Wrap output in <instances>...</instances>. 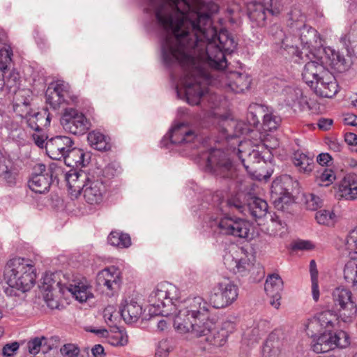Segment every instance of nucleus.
Instances as JSON below:
<instances>
[{
	"label": "nucleus",
	"instance_id": "412c9836",
	"mask_svg": "<svg viewBox=\"0 0 357 357\" xmlns=\"http://www.w3.org/2000/svg\"><path fill=\"white\" fill-rule=\"evenodd\" d=\"M90 173H91V172L86 173L84 171L78 170L76 168H72L66 172L63 171V174L59 175V179L61 177H63L69 189L75 192H80L82 185H84L88 180Z\"/></svg>",
	"mask_w": 357,
	"mask_h": 357
},
{
	"label": "nucleus",
	"instance_id": "f704fd0d",
	"mask_svg": "<svg viewBox=\"0 0 357 357\" xmlns=\"http://www.w3.org/2000/svg\"><path fill=\"white\" fill-rule=\"evenodd\" d=\"M329 335L331 350L335 348L344 349L349 346L350 337L347 332L340 330L329 333Z\"/></svg>",
	"mask_w": 357,
	"mask_h": 357
},
{
	"label": "nucleus",
	"instance_id": "7ed1b4c3",
	"mask_svg": "<svg viewBox=\"0 0 357 357\" xmlns=\"http://www.w3.org/2000/svg\"><path fill=\"white\" fill-rule=\"evenodd\" d=\"M269 33L280 53L298 63L309 56L312 47L320 45L317 31L303 20L291 23L288 33L278 24L271 26Z\"/></svg>",
	"mask_w": 357,
	"mask_h": 357
},
{
	"label": "nucleus",
	"instance_id": "b1692460",
	"mask_svg": "<svg viewBox=\"0 0 357 357\" xmlns=\"http://www.w3.org/2000/svg\"><path fill=\"white\" fill-rule=\"evenodd\" d=\"M324 56L319 59L320 62L331 66L339 72L347 69V62L344 56L334 49L327 47L324 49Z\"/></svg>",
	"mask_w": 357,
	"mask_h": 357
},
{
	"label": "nucleus",
	"instance_id": "9d476101",
	"mask_svg": "<svg viewBox=\"0 0 357 357\" xmlns=\"http://www.w3.org/2000/svg\"><path fill=\"white\" fill-rule=\"evenodd\" d=\"M277 0H260L247 3V13L252 27H263L266 24L267 15H277L280 9Z\"/></svg>",
	"mask_w": 357,
	"mask_h": 357
},
{
	"label": "nucleus",
	"instance_id": "7c9ffc66",
	"mask_svg": "<svg viewBox=\"0 0 357 357\" xmlns=\"http://www.w3.org/2000/svg\"><path fill=\"white\" fill-rule=\"evenodd\" d=\"M89 144L94 149L106 151L110 149L107 137L99 131H92L87 137Z\"/></svg>",
	"mask_w": 357,
	"mask_h": 357
},
{
	"label": "nucleus",
	"instance_id": "774afa93",
	"mask_svg": "<svg viewBox=\"0 0 357 357\" xmlns=\"http://www.w3.org/2000/svg\"><path fill=\"white\" fill-rule=\"evenodd\" d=\"M344 124L349 126H357V116L353 114H348L343 119Z\"/></svg>",
	"mask_w": 357,
	"mask_h": 357
},
{
	"label": "nucleus",
	"instance_id": "473e14b6",
	"mask_svg": "<svg viewBox=\"0 0 357 357\" xmlns=\"http://www.w3.org/2000/svg\"><path fill=\"white\" fill-rule=\"evenodd\" d=\"M281 342L275 335H271L262 348L263 357H278L280 354Z\"/></svg>",
	"mask_w": 357,
	"mask_h": 357
},
{
	"label": "nucleus",
	"instance_id": "c756f323",
	"mask_svg": "<svg viewBox=\"0 0 357 357\" xmlns=\"http://www.w3.org/2000/svg\"><path fill=\"white\" fill-rule=\"evenodd\" d=\"M246 208L250 215L257 220L266 215L268 207L265 200L259 197H252L248 202Z\"/></svg>",
	"mask_w": 357,
	"mask_h": 357
},
{
	"label": "nucleus",
	"instance_id": "ea45409f",
	"mask_svg": "<svg viewBox=\"0 0 357 357\" xmlns=\"http://www.w3.org/2000/svg\"><path fill=\"white\" fill-rule=\"evenodd\" d=\"M49 86H52V88L55 87V92L60 95L61 98L64 100H76V97L71 95L70 88L69 84L63 81L57 80L56 82H51Z\"/></svg>",
	"mask_w": 357,
	"mask_h": 357
},
{
	"label": "nucleus",
	"instance_id": "cd10ccee",
	"mask_svg": "<svg viewBox=\"0 0 357 357\" xmlns=\"http://www.w3.org/2000/svg\"><path fill=\"white\" fill-rule=\"evenodd\" d=\"M292 161L300 173L309 174L314 167L313 156L296 151L294 153Z\"/></svg>",
	"mask_w": 357,
	"mask_h": 357
},
{
	"label": "nucleus",
	"instance_id": "aec40b11",
	"mask_svg": "<svg viewBox=\"0 0 357 357\" xmlns=\"http://www.w3.org/2000/svg\"><path fill=\"white\" fill-rule=\"evenodd\" d=\"M199 335H192L195 337H204V340L210 344L215 347L222 346L227 340V333L225 331L221 332L217 331L213 321H206L200 328Z\"/></svg>",
	"mask_w": 357,
	"mask_h": 357
},
{
	"label": "nucleus",
	"instance_id": "603ef678",
	"mask_svg": "<svg viewBox=\"0 0 357 357\" xmlns=\"http://www.w3.org/2000/svg\"><path fill=\"white\" fill-rule=\"evenodd\" d=\"M306 206L309 210L316 211L323 205V199L313 193H310L305 197Z\"/></svg>",
	"mask_w": 357,
	"mask_h": 357
},
{
	"label": "nucleus",
	"instance_id": "a19ab883",
	"mask_svg": "<svg viewBox=\"0 0 357 357\" xmlns=\"http://www.w3.org/2000/svg\"><path fill=\"white\" fill-rule=\"evenodd\" d=\"M305 327L307 335L311 337H317V335L321 334L324 331L316 315L307 321Z\"/></svg>",
	"mask_w": 357,
	"mask_h": 357
},
{
	"label": "nucleus",
	"instance_id": "6ab92c4d",
	"mask_svg": "<svg viewBox=\"0 0 357 357\" xmlns=\"http://www.w3.org/2000/svg\"><path fill=\"white\" fill-rule=\"evenodd\" d=\"M264 289L270 298V304L275 309L280 306L281 293L283 289V281L278 274L269 275L264 284Z\"/></svg>",
	"mask_w": 357,
	"mask_h": 357
},
{
	"label": "nucleus",
	"instance_id": "a878e982",
	"mask_svg": "<svg viewBox=\"0 0 357 357\" xmlns=\"http://www.w3.org/2000/svg\"><path fill=\"white\" fill-rule=\"evenodd\" d=\"M312 89L316 94L324 98H332L337 92V84L332 75L328 73Z\"/></svg>",
	"mask_w": 357,
	"mask_h": 357
},
{
	"label": "nucleus",
	"instance_id": "f03ea898",
	"mask_svg": "<svg viewBox=\"0 0 357 357\" xmlns=\"http://www.w3.org/2000/svg\"><path fill=\"white\" fill-rule=\"evenodd\" d=\"M179 299L176 286L169 282L158 284L148 298L150 315L174 314V327L178 333L199 335L202 325L211 321L209 304L200 296L188 297L181 301Z\"/></svg>",
	"mask_w": 357,
	"mask_h": 357
},
{
	"label": "nucleus",
	"instance_id": "72a5a7b5",
	"mask_svg": "<svg viewBox=\"0 0 357 357\" xmlns=\"http://www.w3.org/2000/svg\"><path fill=\"white\" fill-rule=\"evenodd\" d=\"M59 96L60 95H58V93L55 92V87L52 88V86H48L45 92L46 102L54 109H57L61 107L76 101L75 99L64 100Z\"/></svg>",
	"mask_w": 357,
	"mask_h": 357
},
{
	"label": "nucleus",
	"instance_id": "09e8293b",
	"mask_svg": "<svg viewBox=\"0 0 357 357\" xmlns=\"http://www.w3.org/2000/svg\"><path fill=\"white\" fill-rule=\"evenodd\" d=\"M238 158L241 160L245 169L248 172L249 166L245 164V161L255 162L258 161L259 153L256 150H252L248 153L238 150Z\"/></svg>",
	"mask_w": 357,
	"mask_h": 357
},
{
	"label": "nucleus",
	"instance_id": "864d4df0",
	"mask_svg": "<svg viewBox=\"0 0 357 357\" xmlns=\"http://www.w3.org/2000/svg\"><path fill=\"white\" fill-rule=\"evenodd\" d=\"M91 172H98L103 180L107 181L118 174V169L112 164H109L103 169H96Z\"/></svg>",
	"mask_w": 357,
	"mask_h": 357
},
{
	"label": "nucleus",
	"instance_id": "f3484780",
	"mask_svg": "<svg viewBox=\"0 0 357 357\" xmlns=\"http://www.w3.org/2000/svg\"><path fill=\"white\" fill-rule=\"evenodd\" d=\"M74 145L73 139L67 136H56L48 139L45 149L48 156L52 160L64 159L70 146Z\"/></svg>",
	"mask_w": 357,
	"mask_h": 357
},
{
	"label": "nucleus",
	"instance_id": "4d7b16f0",
	"mask_svg": "<svg viewBox=\"0 0 357 357\" xmlns=\"http://www.w3.org/2000/svg\"><path fill=\"white\" fill-rule=\"evenodd\" d=\"M20 344L17 342H13L5 344L2 348L1 354L4 357H11L18 351Z\"/></svg>",
	"mask_w": 357,
	"mask_h": 357
},
{
	"label": "nucleus",
	"instance_id": "39448f33",
	"mask_svg": "<svg viewBox=\"0 0 357 357\" xmlns=\"http://www.w3.org/2000/svg\"><path fill=\"white\" fill-rule=\"evenodd\" d=\"M207 225L215 232L251 240L254 238L252 225L240 218L225 215L220 218L209 217Z\"/></svg>",
	"mask_w": 357,
	"mask_h": 357
},
{
	"label": "nucleus",
	"instance_id": "393cba45",
	"mask_svg": "<svg viewBox=\"0 0 357 357\" xmlns=\"http://www.w3.org/2000/svg\"><path fill=\"white\" fill-rule=\"evenodd\" d=\"M90 155L83 149L70 146L63 160L65 164L73 168L82 167L89 162Z\"/></svg>",
	"mask_w": 357,
	"mask_h": 357
},
{
	"label": "nucleus",
	"instance_id": "20e7f679",
	"mask_svg": "<svg viewBox=\"0 0 357 357\" xmlns=\"http://www.w3.org/2000/svg\"><path fill=\"white\" fill-rule=\"evenodd\" d=\"M36 278V269L30 259L13 258L4 267L3 280L8 285L4 291L8 296H17L19 291H29L33 286Z\"/></svg>",
	"mask_w": 357,
	"mask_h": 357
},
{
	"label": "nucleus",
	"instance_id": "58836bf2",
	"mask_svg": "<svg viewBox=\"0 0 357 357\" xmlns=\"http://www.w3.org/2000/svg\"><path fill=\"white\" fill-rule=\"evenodd\" d=\"M47 338L45 336L36 337L31 339L27 343V349L31 354L36 355L38 354L42 347H45L47 350L50 349L47 344Z\"/></svg>",
	"mask_w": 357,
	"mask_h": 357
},
{
	"label": "nucleus",
	"instance_id": "052dcab7",
	"mask_svg": "<svg viewBox=\"0 0 357 357\" xmlns=\"http://www.w3.org/2000/svg\"><path fill=\"white\" fill-rule=\"evenodd\" d=\"M14 112L22 118L26 117L31 112L30 104L24 105V107L19 105L18 107H13Z\"/></svg>",
	"mask_w": 357,
	"mask_h": 357
},
{
	"label": "nucleus",
	"instance_id": "5701e85b",
	"mask_svg": "<svg viewBox=\"0 0 357 357\" xmlns=\"http://www.w3.org/2000/svg\"><path fill=\"white\" fill-rule=\"evenodd\" d=\"M120 312L123 320L129 324L136 322L142 314V307L132 298H126L120 305Z\"/></svg>",
	"mask_w": 357,
	"mask_h": 357
},
{
	"label": "nucleus",
	"instance_id": "e2e57ef3",
	"mask_svg": "<svg viewBox=\"0 0 357 357\" xmlns=\"http://www.w3.org/2000/svg\"><path fill=\"white\" fill-rule=\"evenodd\" d=\"M227 205L229 208H234L239 211H243L245 206L242 205V203L240 200L236 198H231L227 201Z\"/></svg>",
	"mask_w": 357,
	"mask_h": 357
},
{
	"label": "nucleus",
	"instance_id": "680f3d73",
	"mask_svg": "<svg viewBox=\"0 0 357 357\" xmlns=\"http://www.w3.org/2000/svg\"><path fill=\"white\" fill-rule=\"evenodd\" d=\"M36 117H34L33 114H29L24 119H26V122L27 126L31 129L36 132H39V126L36 120Z\"/></svg>",
	"mask_w": 357,
	"mask_h": 357
},
{
	"label": "nucleus",
	"instance_id": "bf43d9fd",
	"mask_svg": "<svg viewBox=\"0 0 357 357\" xmlns=\"http://www.w3.org/2000/svg\"><path fill=\"white\" fill-rule=\"evenodd\" d=\"M45 301L50 309H58L59 307V301L55 298L53 294L49 291L45 296Z\"/></svg>",
	"mask_w": 357,
	"mask_h": 357
},
{
	"label": "nucleus",
	"instance_id": "2eb2a0df",
	"mask_svg": "<svg viewBox=\"0 0 357 357\" xmlns=\"http://www.w3.org/2000/svg\"><path fill=\"white\" fill-rule=\"evenodd\" d=\"M313 58L304 56V61L301 62L307 61L303 70L302 77L303 81L312 89L318 82L326 75H328V71L325 69L324 65L318 61H313Z\"/></svg>",
	"mask_w": 357,
	"mask_h": 357
},
{
	"label": "nucleus",
	"instance_id": "c85d7f7f",
	"mask_svg": "<svg viewBox=\"0 0 357 357\" xmlns=\"http://www.w3.org/2000/svg\"><path fill=\"white\" fill-rule=\"evenodd\" d=\"M270 328L269 322L264 319L254 321L253 324L244 332V337L252 342H257Z\"/></svg>",
	"mask_w": 357,
	"mask_h": 357
},
{
	"label": "nucleus",
	"instance_id": "c9c22d12",
	"mask_svg": "<svg viewBox=\"0 0 357 357\" xmlns=\"http://www.w3.org/2000/svg\"><path fill=\"white\" fill-rule=\"evenodd\" d=\"M267 112L263 116V128L264 130H275L281 123V118L272 109L266 108Z\"/></svg>",
	"mask_w": 357,
	"mask_h": 357
},
{
	"label": "nucleus",
	"instance_id": "e433bc0d",
	"mask_svg": "<svg viewBox=\"0 0 357 357\" xmlns=\"http://www.w3.org/2000/svg\"><path fill=\"white\" fill-rule=\"evenodd\" d=\"M313 338L312 349L316 353H325L331 350L329 333H321Z\"/></svg>",
	"mask_w": 357,
	"mask_h": 357
},
{
	"label": "nucleus",
	"instance_id": "f257e3e1",
	"mask_svg": "<svg viewBox=\"0 0 357 357\" xmlns=\"http://www.w3.org/2000/svg\"><path fill=\"white\" fill-rule=\"evenodd\" d=\"M218 6L204 0H155L145 10L153 12L165 33L161 40V53L167 66L179 65L183 70L177 96L204 110L217 108L220 98L208 89L218 86L227 91L243 93L250 88L247 73L226 71L225 53L236 43L228 31L218 33L212 16Z\"/></svg>",
	"mask_w": 357,
	"mask_h": 357
},
{
	"label": "nucleus",
	"instance_id": "4c0bfd02",
	"mask_svg": "<svg viewBox=\"0 0 357 357\" xmlns=\"http://www.w3.org/2000/svg\"><path fill=\"white\" fill-rule=\"evenodd\" d=\"M108 243L113 246L124 248L131 245L130 237L127 234L112 231L107 238Z\"/></svg>",
	"mask_w": 357,
	"mask_h": 357
},
{
	"label": "nucleus",
	"instance_id": "69168bd1",
	"mask_svg": "<svg viewBox=\"0 0 357 357\" xmlns=\"http://www.w3.org/2000/svg\"><path fill=\"white\" fill-rule=\"evenodd\" d=\"M312 282V294L314 301H318L319 298V290L318 285V279L311 280Z\"/></svg>",
	"mask_w": 357,
	"mask_h": 357
},
{
	"label": "nucleus",
	"instance_id": "0eeeda50",
	"mask_svg": "<svg viewBox=\"0 0 357 357\" xmlns=\"http://www.w3.org/2000/svg\"><path fill=\"white\" fill-rule=\"evenodd\" d=\"M252 256H249L243 248H238L234 252L227 253L224 256L223 261L225 267L231 273L239 276H245L255 268L261 275L264 274L259 264L255 267L252 261Z\"/></svg>",
	"mask_w": 357,
	"mask_h": 357
},
{
	"label": "nucleus",
	"instance_id": "a18cd8bd",
	"mask_svg": "<svg viewBox=\"0 0 357 357\" xmlns=\"http://www.w3.org/2000/svg\"><path fill=\"white\" fill-rule=\"evenodd\" d=\"M344 277L348 282L352 281L353 287L357 289V265L347 264L344 269Z\"/></svg>",
	"mask_w": 357,
	"mask_h": 357
},
{
	"label": "nucleus",
	"instance_id": "a211bd4d",
	"mask_svg": "<svg viewBox=\"0 0 357 357\" xmlns=\"http://www.w3.org/2000/svg\"><path fill=\"white\" fill-rule=\"evenodd\" d=\"M96 282L108 296H112L119 289L121 280L114 268H105L98 273Z\"/></svg>",
	"mask_w": 357,
	"mask_h": 357
},
{
	"label": "nucleus",
	"instance_id": "4468645a",
	"mask_svg": "<svg viewBox=\"0 0 357 357\" xmlns=\"http://www.w3.org/2000/svg\"><path fill=\"white\" fill-rule=\"evenodd\" d=\"M167 137L173 144L184 145L191 149L197 147V143L199 142L195 132L184 123L174 125L163 140H166Z\"/></svg>",
	"mask_w": 357,
	"mask_h": 357
},
{
	"label": "nucleus",
	"instance_id": "9b49d317",
	"mask_svg": "<svg viewBox=\"0 0 357 357\" xmlns=\"http://www.w3.org/2000/svg\"><path fill=\"white\" fill-rule=\"evenodd\" d=\"M107 192L106 181L98 172H91L80 190L84 201L90 205L100 204Z\"/></svg>",
	"mask_w": 357,
	"mask_h": 357
},
{
	"label": "nucleus",
	"instance_id": "338daca9",
	"mask_svg": "<svg viewBox=\"0 0 357 357\" xmlns=\"http://www.w3.org/2000/svg\"><path fill=\"white\" fill-rule=\"evenodd\" d=\"M332 160L331 156L327 153H320L317 158V162L324 166L328 165V162Z\"/></svg>",
	"mask_w": 357,
	"mask_h": 357
},
{
	"label": "nucleus",
	"instance_id": "2f4dec72",
	"mask_svg": "<svg viewBox=\"0 0 357 357\" xmlns=\"http://www.w3.org/2000/svg\"><path fill=\"white\" fill-rule=\"evenodd\" d=\"M341 196L346 199H355L357 198V184L352 177H344L339 186Z\"/></svg>",
	"mask_w": 357,
	"mask_h": 357
},
{
	"label": "nucleus",
	"instance_id": "bb28decb",
	"mask_svg": "<svg viewBox=\"0 0 357 357\" xmlns=\"http://www.w3.org/2000/svg\"><path fill=\"white\" fill-rule=\"evenodd\" d=\"M66 289L72 294L76 300L82 303L91 297V294L89 291V286L86 280L75 279L67 284H64Z\"/></svg>",
	"mask_w": 357,
	"mask_h": 357
},
{
	"label": "nucleus",
	"instance_id": "6e6552de",
	"mask_svg": "<svg viewBox=\"0 0 357 357\" xmlns=\"http://www.w3.org/2000/svg\"><path fill=\"white\" fill-rule=\"evenodd\" d=\"M200 157L206 160L207 167L215 175L222 178L233 177V164L225 151L220 149H211L207 152L202 151Z\"/></svg>",
	"mask_w": 357,
	"mask_h": 357
},
{
	"label": "nucleus",
	"instance_id": "de8ad7c7",
	"mask_svg": "<svg viewBox=\"0 0 357 357\" xmlns=\"http://www.w3.org/2000/svg\"><path fill=\"white\" fill-rule=\"evenodd\" d=\"M29 91L24 89L16 91L13 98V107L19 105L24 107V105H29Z\"/></svg>",
	"mask_w": 357,
	"mask_h": 357
},
{
	"label": "nucleus",
	"instance_id": "1a4fd4ad",
	"mask_svg": "<svg viewBox=\"0 0 357 357\" xmlns=\"http://www.w3.org/2000/svg\"><path fill=\"white\" fill-rule=\"evenodd\" d=\"M238 295V286L229 279L225 278L213 287L209 302L214 308H224L233 303Z\"/></svg>",
	"mask_w": 357,
	"mask_h": 357
},
{
	"label": "nucleus",
	"instance_id": "4be33fe9",
	"mask_svg": "<svg viewBox=\"0 0 357 357\" xmlns=\"http://www.w3.org/2000/svg\"><path fill=\"white\" fill-rule=\"evenodd\" d=\"M282 96L288 106L302 109L307 104V98L303 95L301 89L295 86H286L282 89Z\"/></svg>",
	"mask_w": 357,
	"mask_h": 357
},
{
	"label": "nucleus",
	"instance_id": "13d9d810",
	"mask_svg": "<svg viewBox=\"0 0 357 357\" xmlns=\"http://www.w3.org/2000/svg\"><path fill=\"white\" fill-rule=\"evenodd\" d=\"M171 351V346L167 340H163L159 342L158 347L155 353V357H167Z\"/></svg>",
	"mask_w": 357,
	"mask_h": 357
},
{
	"label": "nucleus",
	"instance_id": "f8f14e48",
	"mask_svg": "<svg viewBox=\"0 0 357 357\" xmlns=\"http://www.w3.org/2000/svg\"><path fill=\"white\" fill-rule=\"evenodd\" d=\"M332 296L341 319L345 323L351 322L357 314V304L352 298L351 291L344 287H337L333 290Z\"/></svg>",
	"mask_w": 357,
	"mask_h": 357
},
{
	"label": "nucleus",
	"instance_id": "dca6fc26",
	"mask_svg": "<svg viewBox=\"0 0 357 357\" xmlns=\"http://www.w3.org/2000/svg\"><path fill=\"white\" fill-rule=\"evenodd\" d=\"M298 186L296 181H293L289 175L284 174L274 180L271 185V197L274 202H284L289 198L291 191Z\"/></svg>",
	"mask_w": 357,
	"mask_h": 357
},
{
	"label": "nucleus",
	"instance_id": "37998d69",
	"mask_svg": "<svg viewBox=\"0 0 357 357\" xmlns=\"http://www.w3.org/2000/svg\"><path fill=\"white\" fill-rule=\"evenodd\" d=\"M284 226L283 223L278 219V216L275 215L274 217H271L266 230L270 236H281L284 232Z\"/></svg>",
	"mask_w": 357,
	"mask_h": 357
},
{
	"label": "nucleus",
	"instance_id": "ddd939ff",
	"mask_svg": "<svg viewBox=\"0 0 357 357\" xmlns=\"http://www.w3.org/2000/svg\"><path fill=\"white\" fill-rule=\"evenodd\" d=\"M65 130L73 135L85 133L90 128V121L84 114L73 108H66L61 118Z\"/></svg>",
	"mask_w": 357,
	"mask_h": 357
},
{
	"label": "nucleus",
	"instance_id": "6e6d98bb",
	"mask_svg": "<svg viewBox=\"0 0 357 357\" xmlns=\"http://www.w3.org/2000/svg\"><path fill=\"white\" fill-rule=\"evenodd\" d=\"M60 351L64 357H77L79 353V349L73 344L63 345Z\"/></svg>",
	"mask_w": 357,
	"mask_h": 357
},
{
	"label": "nucleus",
	"instance_id": "423d86ee",
	"mask_svg": "<svg viewBox=\"0 0 357 357\" xmlns=\"http://www.w3.org/2000/svg\"><path fill=\"white\" fill-rule=\"evenodd\" d=\"M36 172L29 180V188L36 193L43 194L49 191L50 187L54 182L59 183V175L63 174L61 167L52 164L46 169L44 165H39Z\"/></svg>",
	"mask_w": 357,
	"mask_h": 357
},
{
	"label": "nucleus",
	"instance_id": "49530a36",
	"mask_svg": "<svg viewBox=\"0 0 357 357\" xmlns=\"http://www.w3.org/2000/svg\"><path fill=\"white\" fill-rule=\"evenodd\" d=\"M316 316L324 329L332 327L333 321L335 320V315L329 310L321 312Z\"/></svg>",
	"mask_w": 357,
	"mask_h": 357
},
{
	"label": "nucleus",
	"instance_id": "79ce46f5",
	"mask_svg": "<svg viewBox=\"0 0 357 357\" xmlns=\"http://www.w3.org/2000/svg\"><path fill=\"white\" fill-rule=\"evenodd\" d=\"M315 218L319 224L330 226L334 224L335 215L333 211L323 209L316 213Z\"/></svg>",
	"mask_w": 357,
	"mask_h": 357
},
{
	"label": "nucleus",
	"instance_id": "c03bdc74",
	"mask_svg": "<svg viewBox=\"0 0 357 357\" xmlns=\"http://www.w3.org/2000/svg\"><path fill=\"white\" fill-rule=\"evenodd\" d=\"M13 52L10 46L0 48V69L6 70L12 61Z\"/></svg>",
	"mask_w": 357,
	"mask_h": 357
},
{
	"label": "nucleus",
	"instance_id": "3c124183",
	"mask_svg": "<svg viewBox=\"0 0 357 357\" xmlns=\"http://www.w3.org/2000/svg\"><path fill=\"white\" fill-rule=\"evenodd\" d=\"M33 115L34 117H36V120L39 126V132L41 131L43 128H46L50 126L51 117L47 110L34 113Z\"/></svg>",
	"mask_w": 357,
	"mask_h": 357
},
{
	"label": "nucleus",
	"instance_id": "8fccbe9b",
	"mask_svg": "<svg viewBox=\"0 0 357 357\" xmlns=\"http://www.w3.org/2000/svg\"><path fill=\"white\" fill-rule=\"evenodd\" d=\"M344 248L349 255L357 254V231H353L347 237Z\"/></svg>",
	"mask_w": 357,
	"mask_h": 357
},
{
	"label": "nucleus",
	"instance_id": "0e129e2a",
	"mask_svg": "<svg viewBox=\"0 0 357 357\" xmlns=\"http://www.w3.org/2000/svg\"><path fill=\"white\" fill-rule=\"evenodd\" d=\"M294 248L297 250H309L313 248V245L308 241H299L295 244Z\"/></svg>",
	"mask_w": 357,
	"mask_h": 357
},
{
	"label": "nucleus",
	"instance_id": "5fc2aeb1",
	"mask_svg": "<svg viewBox=\"0 0 357 357\" xmlns=\"http://www.w3.org/2000/svg\"><path fill=\"white\" fill-rule=\"evenodd\" d=\"M335 178L334 172L331 169H324L319 176L320 185L325 186L329 185Z\"/></svg>",
	"mask_w": 357,
	"mask_h": 357
}]
</instances>
